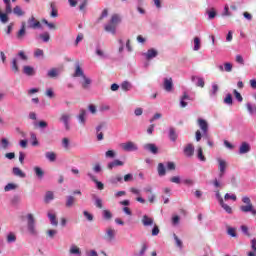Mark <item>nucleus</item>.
<instances>
[{"label":"nucleus","mask_w":256,"mask_h":256,"mask_svg":"<svg viewBox=\"0 0 256 256\" xmlns=\"http://www.w3.org/2000/svg\"><path fill=\"white\" fill-rule=\"evenodd\" d=\"M205 15H207L208 21H213V19H215V17H217V10L213 7L207 8L205 11Z\"/></svg>","instance_id":"obj_14"},{"label":"nucleus","mask_w":256,"mask_h":256,"mask_svg":"<svg viewBox=\"0 0 256 256\" xmlns=\"http://www.w3.org/2000/svg\"><path fill=\"white\" fill-rule=\"evenodd\" d=\"M73 77H85V72L83 71L79 63H76V68Z\"/></svg>","instance_id":"obj_25"},{"label":"nucleus","mask_w":256,"mask_h":256,"mask_svg":"<svg viewBox=\"0 0 256 256\" xmlns=\"http://www.w3.org/2000/svg\"><path fill=\"white\" fill-rule=\"evenodd\" d=\"M123 165H125L123 161L116 159L112 162H109L107 164V168L111 170V169H115V167H123Z\"/></svg>","instance_id":"obj_18"},{"label":"nucleus","mask_w":256,"mask_h":256,"mask_svg":"<svg viewBox=\"0 0 256 256\" xmlns=\"http://www.w3.org/2000/svg\"><path fill=\"white\" fill-rule=\"evenodd\" d=\"M0 146L2 149L7 150L11 147V142H9L7 138H2L0 140Z\"/></svg>","instance_id":"obj_42"},{"label":"nucleus","mask_w":256,"mask_h":256,"mask_svg":"<svg viewBox=\"0 0 256 256\" xmlns=\"http://www.w3.org/2000/svg\"><path fill=\"white\" fill-rule=\"evenodd\" d=\"M82 79L84 81V82H82V88L83 89H89V85H91L90 78H88L87 76H84V77H82Z\"/></svg>","instance_id":"obj_49"},{"label":"nucleus","mask_w":256,"mask_h":256,"mask_svg":"<svg viewBox=\"0 0 256 256\" xmlns=\"http://www.w3.org/2000/svg\"><path fill=\"white\" fill-rule=\"evenodd\" d=\"M69 255L81 256V248L75 244H72L69 249Z\"/></svg>","instance_id":"obj_20"},{"label":"nucleus","mask_w":256,"mask_h":256,"mask_svg":"<svg viewBox=\"0 0 256 256\" xmlns=\"http://www.w3.org/2000/svg\"><path fill=\"white\" fill-rule=\"evenodd\" d=\"M220 207H222V209H224V211H226L228 213V215H231L233 213V208H231V206L225 204V201L220 202Z\"/></svg>","instance_id":"obj_45"},{"label":"nucleus","mask_w":256,"mask_h":256,"mask_svg":"<svg viewBox=\"0 0 256 256\" xmlns=\"http://www.w3.org/2000/svg\"><path fill=\"white\" fill-rule=\"evenodd\" d=\"M76 119L79 125H81L82 127H85V125H87V111L85 110V108H81L79 110L78 114L76 115Z\"/></svg>","instance_id":"obj_3"},{"label":"nucleus","mask_w":256,"mask_h":256,"mask_svg":"<svg viewBox=\"0 0 256 256\" xmlns=\"http://www.w3.org/2000/svg\"><path fill=\"white\" fill-rule=\"evenodd\" d=\"M17 241V236H15V234H13V232H10L7 235V242L8 243H15Z\"/></svg>","instance_id":"obj_58"},{"label":"nucleus","mask_w":256,"mask_h":256,"mask_svg":"<svg viewBox=\"0 0 256 256\" xmlns=\"http://www.w3.org/2000/svg\"><path fill=\"white\" fill-rule=\"evenodd\" d=\"M192 81L196 82V87H205V80L202 77L192 76Z\"/></svg>","instance_id":"obj_27"},{"label":"nucleus","mask_w":256,"mask_h":256,"mask_svg":"<svg viewBox=\"0 0 256 256\" xmlns=\"http://www.w3.org/2000/svg\"><path fill=\"white\" fill-rule=\"evenodd\" d=\"M198 127H200L203 136L207 137V133L209 132V123H207L203 118H198Z\"/></svg>","instance_id":"obj_4"},{"label":"nucleus","mask_w":256,"mask_h":256,"mask_svg":"<svg viewBox=\"0 0 256 256\" xmlns=\"http://www.w3.org/2000/svg\"><path fill=\"white\" fill-rule=\"evenodd\" d=\"M141 222L144 227H153L155 225V220L147 214L143 215Z\"/></svg>","instance_id":"obj_9"},{"label":"nucleus","mask_w":256,"mask_h":256,"mask_svg":"<svg viewBox=\"0 0 256 256\" xmlns=\"http://www.w3.org/2000/svg\"><path fill=\"white\" fill-rule=\"evenodd\" d=\"M96 55L98 57H100L101 59H107L109 56L107 54H105V52H103V50H101V48L97 47L96 48Z\"/></svg>","instance_id":"obj_53"},{"label":"nucleus","mask_w":256,"mask_h":256,"mask_svg":"<svg viewBox=\"0 0 256 256\" xmlns=\"http://www.w3.org/2000/svg\"><path fill=\"white\" fill-rule=\"evenodd\" d=\"M26 34H27V31H26V27H25V22H22L21 28L18 31L16 37H17V39L21 40V39H23V37H25Z\"/></svg>","instance_id":"obj_26"},{"label":"nucleus","mask_w":256,"mask_h":256,"mask_svg":"<svg viewBox=\"0 0 256 256\" xmlns=\"http://www.w3.org/2000/svg\"><path fill=\"white\" fill-rule=\"evenodd\" d=\"M50 9H51V13H50V17H59V12L57 11V9L55 8V3H51L50 4Z\"/></svg>","instance_id":"obj_47"},{"label":"nucleus","mask_w":256,"mask_h":256,"mask_svg":"<svg viewBox=\"0 0 256 256\" xmlns=\"http://www.w3.org/2000/svg\"><path fill=\"white\" fill-rule=\"evenodd\" d=\"M75 196H72V195H69L66 197V207L70 208L72 207L73 205H75Z\"/></svg>","instance_id":"obj_41"},{"label":"nucleus","mask_w":256,"mask_h":256,"mask_svg":"<svg viewBox=\"0 0 256 256\" xmlns=\"http://www.w3.org/2000/svg\"><path fill=\"white\" fill-rule=\"evenodd\" d=\"M11 69L13 73H19V65H17V58H13L11 62Z\"/></svg>","instance_id":"obj_48"},{"label":"nucleus","mask_w":256,"mask_h":256,"mask_svg":"<svg viewBox=\"0 0 256 256\" xmlns=\"http://www.w3.org/2000/svg\"><path fill=\"white\" fill-rule=\"evenodd\" d=\"M163 89L167 93H171V91H173V78L166 77L163 79Z\"/></svg>","instance_id":"obj_7"},{"label":"nucleus","mask_w":256,"mask_h":256,"mask_svg":"<svg viewBox=\"0 0 256 256\" xmlns=\"http://www.w3.org/2000/svg\"><path fill=\"white\" fill-rule=\"evenodd\" d=\"M227 233H228V235H230V237H237V232H236L235 228H233V227H228Z\"/></svg>","instance_id":"obj_63"},{"label":"nucleus","mask_w":256,"mask_h":256,"mask_svg":"<svg viewBox=\"0 0 256 256\" xmlns=\"http://www.w3.org/2000/svg\"><path fill=\"white\" fill-rule=\"evenodd\" d=\"M240 211H242V213H251L253 215H256V210L253 207V204H246L240 206Z\"/></svg>","instance_id":"obj_13"},{"label":"nucleus","mask_w":256,"mask_h":256,"mask_svg":"<svg viewBox=\"0 0 256 256\" xmlns=\"http://www.w3.org/2000/svg\"><path fill=\"white\" fill-rule=\"evenodd\" d=\"M132 88H133V85L129 81H124L121 84V89L123 91H131Z\"/></svg>","instance_id":"obj_43"},{"label":"nucleus","mask_w":256,"mask_h":256,"mask_svg":"<svg viewBox=\"0 0 256 256\" xmlns=\"http://www.w3.org/2000/svg\"><path fill=\"white\" fill-rule=\"evenodd\" d=\"M23 73H24V75H27V77H34L35 68H33V66H24Z\"/></svg>","instance_id":"obj_21"},{"label":"nucleus","mask_w":256,"mask_h":256,"mask_svg":"<svg viewBox=\"0 0 256 256\" xmlns=\"http://www.w3.org/2000/svg\"><path fill=\"white\" fill-rule=\"evenodd\" d=\"M195 154V146L193 144H187L186 147H184V155L187 157H192Z\"/></svg>","instance_id":"obj_17"},{"label":"nucleus","mask_w":256,"mask_h":256,"mask_svg":"<svg viewBox=\"0 0 256 256\" xmlns=\"http://www.w3.org/2000/svg\"><path fill=\"white\" fill-rule=\"evenodd\" d=\"M105 239L106 241H113L115 239V230L111 228L106 230Z\"/></svg>","instance_id":"obj_29"},{"label":"nucleus","mask_w":256,"mask_h":256,"mask_svg":"<svg viewBox=\"0 0 256 256\" xmlns=\"http://www.w3.org/2000/svg\"><path fill=\"white\" fill-rule=\"evenodd\" d=\"M92 199L94 201L95 207H97L98 209H103V200L99 198V196L93 194Z\"/></svg>","instance_id":"obj_24"},{"label":"nucleus","mask_w":256,"mask_h":256,"mask_svg":"<svg viewBox=\"0 0 256 256\" xmlns=\"http://www.w3.org/2000/svg\"><path fill=\"white\" fill-rule=\"evenodd\" d=\"M102 215L103 219H105L106 221H109V219L113 218V214L109 210H103Z\"/></svg>","instance_id":"obj_56"},{"label":"nucleus","mask_w":256,"mask_h":256,"mask_svg":"<svg viewBox=\"0 0 256 256\" xmlns=\"http://www.w3.org/2000/svg\"><path fill=\"white\" fill-rule=\"evenodd\" d=\"M168 137H169L170 141H172V143H175V141H177L179 134H177V130H175V127L169 128Z\"/></svg>","instance_id":"obj_16"},{"label":"nucleus","mask_w":256,"mask_h":256,"mask_svg":"<svg viewBox=\"0 0 256 256\" xmlns=\"http://www.w3.org/2000/svg\"><path fill=\"white\" fill-rule=\"evenodd\" d=\"M47 76L50 77V79H55V77H59V69L52 68L47 72Z\"/></svg>","instance_id":"obj_32"},{"label":"nucleus","mask_w":256,"mask_h":256,"mask_svg":"<svg viewBox=\"0 0 256 256\" xmlns=\"http://www.w3.org/2000/svg\"><path fill=\"white\" fill-rule=\"evenodd\" d=\"M157 55H159V52L155 48H150L147 50L146 53H144V57L145 59H147V61H151V59H155Z\"/></svg>","instance_id":"obj_10"},{"label":"nucleus","mask_w":256,"mask_h":256,"mask_svg":"<svg viewBox=\"0 0 256 256\" xmlns=\"http://www.w3.org/2000/svg\"><path fill=\"white\" fill-rule=\"evenodd\" d=\"M106 159H115L117 157V153H115V150H108L105 152Z\"/></svg>","instance_id":"obj_51"},{"label":"nucleus","mask_w":256,"mask_h":256,"mask_svg":"<svg viewBox=\"0 0 256 256\" xmlns=\"http://www.w3.org/2000/svg\"><path fill=\"white\" fill-rule=\"evenodd\" d=\"M224 71H226V73H231V71H233V64H231L230 62H225Z\"/></svg>","instance_id":"obj_60"},{"label":"nucleus","mask_w":256,"mask_h":256,"mask_svg":"<svg viewBox=\"0 0 256 256\" xmlns=\"http://www.w3.org/2000/svg\"><path fill=\"white\" fill-rule=\"evenodd\" d=\"M53 199H55L53 191H47L44 196V203H49L50 201H53Z\"/></svg>","instance_id":"obj_35"},{"label":"nucleus","mask_w":256,"mask_h":256,"mask_svg":"<svg viewBox=\"0 0 256 256\" xmlns=\"http://www.w3.org/2000/svg\"><path fill=\"white\" fill-rule=\"evenodd\" d=\"M12 11L16 17H23L25 15V11L21 9V6H15Z\"/></svg>","instance_id":"obj_39"},{"label":"nucleus","mask_w":256,"mask_h":256,"mask_svg":"<svg viewBox=\"0 0 256 256\" xmlns=\"http://www.w3.org/2000/svg\"><path fill=\"white\" fill-rule=\"evenodd\" d=\"M34 173L38 179H43V177H45V171L39 166L34 167Z\"/></svg>","instance_id":"obj_30"},{"label":"nucleus","mask_w":256,"mask_h":256,"mask_svg":"<svg viewBox=\"0 0 256 256\" xmlns=\"http://www.w3.org/2000/svg\"><path fill=\"white\" fill-rule=\"evenodd\" d=\"M28 27L30 29H41V22L37 21L35 17H31L28 19Z\"/></svg>","instance_id":"obj_12"},{"label":"nucleus","mask_w":256,"mask_h":256,"mask_svg":"<svg viewBox=\"0 0 256 256\" xmlns=\"http://www.w3.org/2000/svg\"><path fill=\"white\" fill-rule=\"evenodd\" d=\"M143 149L149 153H152V155H157V153H159V148L154 143L144 144Z\"/></svg>","instance_id":"obj_8"},{"label":"nucleus","mask_w":256,"mask_h":256,"mask_svg":"<svg viewBox=\"0 0 256 256\" xmlns=\"http://www.w3.org/2000/svg\"><path fill=\"white\" fill-rule=\"evenodd\" d=\"M15 189H17V185L13 184V183H8L5 187H4V191L7 193L9 191H15Z\"/></svg>","instance_id":"obj_55"},{"label":"nucleus","mask_w":256,"mask_h":256,"mask_svg":"<svg viewBox=\"0 0 256 256\" xmlns=\"http://www.w3.org/2000/svg\"><path fill=\"white\" fill-rule=\"evenodd\" d=\"M70 145H71V142H70L69 138H63L62 139L63 149H69Z\"/></svg>","instance_id":"obj_61"},{"label":"nucleus","mask_w":256,"mask_h":256,"mask_svg":"<svg viewBox=\"0 0 256 256\" xmlns=\"http://www.w3.org/2000/svg\"><path fill=\"white\" fill-rule=\"evenodd\" d=\"M173 238L176 247H178V249H183V241L179 238V236L177 234H173Z\"/></svg>","instance_id":"obj_44"},{"label":"nucleus","mask_w":256,"mask_h":256,"mask_svg":"<svg viewBox=\"0 0 256 256\" xmlns=\"http://www.w3.org/2000/svg\"><path fill=\"white\" fill-rule=\"evenodd\" d=\"M17 58L21 59V61H27L28 57L25 55V52L19 51L17 54Z\"/></svg>","instance_id":"obj_64"},{"label":"nucleus","mask_w":256,"mask_h":256,"mask_svg":"<svg viewBox=\"0 0 256 256\" xmlns=\"http://www.w3.org/2000/svg\"><path fill=\"white\" fill-rule=\"evenodd\" d=\"M40 39H42V41H44V43H49L51 36L49 35V32H44V33L40 34Z\"/></svg>","instance_id":"obj_57"},{"label":"nucleus","mask_w":256,"mask_h":256,"mask_svg":"<svg viewBox=\"0 0 256 256\" xmlns=\"http://www.w3.org/2000/svg\"><path fill=\"white\" fill-rule=\"evenodd\" d=\"M12 173H13V175H15V177H20V179H25L27 177V175L24 173V171L21 170V168H19V167H14L12 169Z\"/></svg>","instance_id":"obj_19"},{"label":"nucleus","mask_w":256,"mask_h":256,"mask_svg":"<svg viewBox=\"0 0 256 256\" xmlns=\"http://www.w3.org/2000/svg\"><path fill=\"white\" fill-rule=\"evenodd\" d=\"M87 177H89V179H91V181H93V183H95V185L99 191H103L105 189V184H103V182L97 180V177L95 175H93V173L88 172Z\"/></svg>","instance_id":"obj_6"},{"label":"nucleus","mask_w":256,"mask_h":256,"mask_svg":"<svg viewBox=\"0 0 256 256\" xmlns=\"http://www.w3.org/2000/svg\"><path fill=\"white\" fill-rule=\"evenodd\" d=\"M27 219V230L30 235H37V228L35 223V216L29 213L26 215Z\"/></svg>","instance_id":"obj_1"},{"label":"nucleus","mask_w":256,"mask_h":256,"mask_svg":"<svg viewBox=\"0 0 256 256\" xmlns=\"http://www.w3.org/2000/svg\"><path fill=\"white\" fill-rule=\"evenodd\" d=\"M109 182L112 185H117V183H123V177L121 175H116L114 177H111Z\"/></svg>","instance_id":"obj_37"},{"label":"nucleus","mask_w":256,"mask_h":256,"mask_svg":"<svg viewBox=\"0 0 256 256\" xmlns=\"http://www.w3.org/2000/svg\"><path fill=\"white\" fill-rule=\"evenodd\" d=\"M110 23H112L113 25H117V23H121V17H119V14L112 15Z\"/></svg>","instance_id":"obj_54"},{"label":"nucleus","mask_w":256,"mask_h":256,"mask_svg":"<svg viewBox=\"0 0 256 256\" xmlns=\"http://www.w3.org/2000/svg\"><path fill=\"white\" fill-rule=\"evenodd\" d=\"M34 127H37L38 129H47L49 124L45 120H41L39 122H34Z\"/></svg>","instance_id":"obj_40"},{"label":"nucleus","mask_w":256,"mask_h":256,"mask_svg":"<svg viewBox=\"0 0 256 256\" xmlns=\"http://www.w3.org/2000/svg\"><path fill=\"white\" fill-rule=\"evenodd\" d=\"M246 109H247L249 115H251V117H255L256 116V105H253L250 102H248L246 104Z\"/></svg>","instance_id":"obj_28"},{"label":"nucleus","mask_w":256,"mask_h":256,"mask_svg":"<svg viewBox=\"0 0 256 256\" xmlns=\"http://www.w3.org/2000/svg\"><path fill=\"white\" fill-rule=\"evenodd\" d=\"M61 123H63L64 128L66 131H69L71 129V124L69 123L71 121V114L64 113L60 117Z\"/></svg>","instance_id":"obj_5"},{"label":"nucleus","mask_w":256,"mask_h":256,"mask_svg":"<svg viewBox=\"0 0 256 256\" xmlns=\"http://www.w3.org/2000/svg\"><path fill=\"white\" fill-rule=\"evenodd\" d=\"M217 163H218V169L221 172H226L227 171V161L217 158Z\"/></svg>","instance_id":"obj_22"},{"label":"nucleus","mask_w":256,"mask_h":256,"mask_svg":"<svg viewBox=\"0 0 256 256\" xmlns=\"http://www.w3.org/2000/svg\"><path fill=\"white\" fill-rule=\"evenodd\" d=\"M196 157H197V159H199V161H201L202 163H205V161H207V158H206L205 155L203 154V148H201V147H199V148L197 149Z\"/></svg>","instance_id":"obj_31"},{"label":"nucleus","mask_w":256,"mask_h":256,"mask_svg":"<svg viewBox=\"0 0 256 256\" xmlns=\"http://www.w3.org/2000/svg\"><path fill=\"white\" fill-rule=\"evenodd\" d=\"M224 103H225V105H229V106L233 105V95L228 93L226 95V97L224 98Z\"/></svg>","instance_id":"obj_52"},{"label":"nucleus","mask_w":256,"mask_h":256,"mask_svg":"<svg viewBox=\"0 0 256 256\" xmlns=\"http://www.w3.org/2000/svg\"><path fill=\"white\" fill-rule=\"evenodd\" d=\"M199 49H201V38L196 36L194 37L193 51H199Z\"/></svg>","instance_id":"obj_46"},{"label":"nucleus","mask_w":256,"mask_h":256,"mask_svg":"<svg viewBox=\"0 0 256 256\" xmlns=\"http://www.w3.org/2000/svg\"><path fill=\"white\" fill-rule=\"evenodd\" d=\"M120 147L123 151H126L128 153H131L133 151H139V146L135 144L133 141H128L126 143L120 144Z\"/></svg>","instance_id":"obj_2"},{"label":"nucleus","mask_w":256,"mask_h":256,"mask_svg":"<svg viewBox=\"0 0 256 256\" xmlns=\"http://www.w3.org/2000/svg\"><path fill=\"white\" fill-rule=\"evenodd\" d=\"M157 171L159 177H165L167 175V168H165V164L159 163L157 166Z\"/></svg>","instance_id":"obj_23"},{"label":"nucleus","mask_w":256,"mask_h":256,"mask_svg":"<svg viewBox=\"0 0 256 256\" xmlns=\"http://www.w3.org/2000/svg\"><path fill=\"white\" fill-rule=\"evenodd\" d=\"M251 151V144L247 142H242L239 147V155H246Z\"/></svg>","instance_id":"obj_11"},{"label":"nucleus","mask_w":256,"mask_h":256,"mask_svg":"<svg viewBox=\"0 0 256 256\" xmlns=\"http://www.w3.org/2000/svg\"><path fill=\"white\" fill-rule=\"evenodd\" d=\"M219 91V86L215 83L212 84V89L209 92L210 97H215L217 95V92Z\"/></svg>","instance_id":"obj_50"},{"label":"nucleus","mask_w":256,"mask_h":256,"mask_svg":"<svg viewBox=\"0 0 256 256\" xmlns=\"http://www.w3.org/2000/svg\"><path fill=\"white\" fill-rule=\"evenodd\" d=\"M45 157L50 163H54V161H57V154L55 152H46Z\"/></svg>","instance_id":"obj_34"},{"label":"nucleus","mask_w":256,"mask_h":256,"mask_svg":"<svg viewBox=\"0 0 256 256\" xmlns=\"http://www.w3.org/2000/svg\"><path fill=\"white\" fill-rule=\"evenodd\" d=\"M105 31H107V33L115 35V33H117V28L115 27V24L110 23L105 26Z\"/></svg>","instance_id":"obj_36"},{"label":"nucleus","mask_w":256,"mask_h":256,"mask_svg":"<svg viewBox=\"0 0 256 256\" xmlns=\"http://www.w3.org/2000/svg\"><path fill=\"white\" fill-rule=\"evenodd\" d=\"M224 199L225 201H229V199H231L232 201H237V195L226 193Z\"/></svg>","instance_id":"obj_62"},{"label":"nucleus","mask_w":256,"mask_h":256,"mask_svg":"<svg viewBox=\"0 0 256 256\" xmlns=\"http://www.w3.org/2000/svg\"><path fill=\"white\" fill-rule=\"evenodd\" d=\"M92 171L96 174H99L103 171V168L101 167V164L99 163H96L93 168H92Z\"/></svg>","instance_id":"obj_59"},{"label":"nucleus","mask_w":256,"mask_h":256,"mask_svg":"<svg viewBox=\"0 0 256 256\" xmlns=\"http://www.w3.org/2000/svg\"><path fill=\"white\" fill-rule=\"evenodd\" d=\"M48 219H50L51 225L57 227L59 225V221H57V216L55 214L48 212Z\"/></svg>","instance_id":"obj_38"},{"label":"nucleus","mask_w":256,"mask_h":256,"mask_svg":"<svg viewBox=\"0 0 256 256\" xmlns=\"http://www.w3.org/2000/svg\"><path fill=\"white\" fill-rule=\"evenodd\" d=\"M0 22H1L3 25L9 23V13H7V12L3 13V12L0 10Z\"/></svg>","instance_id":"obj_33"},{"label":"nucleus","mask_w":256,"mask_h":256,"mask_svg":"<svg viewBox=\"0 0 256 256\" xmlns=\"http://www.w3.org/2000/svg\"><path fill=\"white\" fill-rule=\"evenodd\" d=\"M187 101H191V97L189 96V94H187V92H184L183 95L180 97V107L182 109H185V107H187Z\"/></svg>","instance_id":"obj_15"}]
</instances>
